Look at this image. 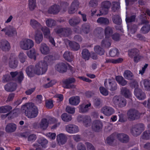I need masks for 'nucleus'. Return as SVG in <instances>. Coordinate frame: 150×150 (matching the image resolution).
<instances>
[{"instance_id": "bf43d9fd", "label": "nucleus", "mask_w": 150, "mask_h": 150, "mask_svg": "<svg viewBox=\"0 0 150 150\" xmlns=\"http://www.w3.org/2000/svg\"><path fill=\"white\" fill-rule=\"evenodd\" d=\"M23 74L22 71H20L18 72L17 75V79L16 81L19 83H21L24 78Z\"/></svg>"}, {"instance_id": "b1692460", "label": "nucleus", "mask_w": 150, "mask_h": 150, "mask_svg": "<svg viewBox=\"0 0 150 150\" xmlns=\"http://www.w3.org/2000/svg\"><path fill=\"white\" fill-rule=\"evenodd\" d=\"M17 84L15 83H7L4 86L6 91L8 92H12L14 91L16 89Z\"/></svg>"}, {"instance_id": "864d4df0", "label": "nucleus", "mask_w": 150, "mask_h": 150, "mask_svg": "<svg viewBox=\"0 0 150 150\" xmlns=\"http://www.w3.org/2000/svg\"><path fill=\"white\" fill-rule=\"evenodd\" d=\"M90 25L89 24L85 23L82 25L81 28L84 33L87 34L90 32Z\"/></svg>"}, {"instance_id": "f03ea898", "label": "nucleus", "mask_w": 150, "mask_h": 150, "mask_svg": "<svg viewBox=\"0 0 150 150\" xmlns=\"http://www.w3.org/2000/svg\"><path fill=\"white\" fill-rule=\"evenodd\" d=\"M23 108L25 111V114L28 118H34L37 116L38 110L34 103H30L27 104L23 106Z\"/></svg>"}, {"instance_id": "603ef678", "label": "nucleus", "mask_w": 150, "mask_h": 150, "mask_svg": "<svg viewBox=\"0 0 150 150\" xmlns=\"http://www.w3.org/2000/svg\"><path fill=\"white\" fill-rule=\"evenodd\" d=\"M94 50L96 53L100 55H102L104 54V49L100 46H95L94 47Z\"/></svg>"}, {"instance_id": "7ed1b4c3", "label": "nucleus", "mask_w": 150, "mask_h": 150, "mask_svg": "<svg viewBox=\"0 0 150 150\" xmlns=\"http://www.w3.org/2000/svg\"><path fill=\"white\" fill-rule=\"evenodd\" d=\"M34 45L33 40L27 38L22 39L19 42L20 48L24 50H28L30 49L34 46Z\"/></svg>"}, {"instance_id": "e433bc0d", "label": "nucleus", "mask_w": 150, "mask_h": 150, "mask_svg": "<svg viewBox=\"0 0 150 150\" xmlns=\"http://www.w3.org/2000/svg\"><path fill=\"white\" fill-rule=\"evenodd\" d=\"M97 22L101 25H108L109 24V20L108 18L105 17H100L97 20Z\"/></svg>"}, {"instance_id": "c85d7f7f", "label": "nucleus", "mask_w": 150, "mask_h": 150, "mask_svg": "<svg viewBox=\"0 0 150 150\" xmlns=\"http://www.w3.org/2000/svg\"><path fill=\"white\" fill-rule=\"evenodd\" d=\"M91 105L90 103L88 104L85 105L84 104H82L80 105L79 107V111L81 113H85L88 112L89 110L88 107Z\"/></svg>"}, {"instance_id": "69168bd1", "label": "nucleus", "mask_w": 150, "mask_h": 150, "mask_svg": "<svg viewBox=\"0 0 150 150\" xmlns=\"http://www.w3.org/2000/svg\"><path fill=\"white\" fill-rule=\"evenodd\" d=\"M136 16L135 15L132 16L130 17H127L126 18L127 23H129L134 22L135 21Z\"/></svg>"}, {"instance_id": "2eb2a0df", "label": "nucleus", "mask_w": 150, "mask_h": 150, "mask_svg": "<svg viewBox=\"0 0 150 150\" xmlns=\"http://www.w3.org/2000/svg\"><path fill=\"white\" fill-rule=\"evenodd\" d=\"M12 109V107L9 105L3 106L0 107V112L5 113L10 112L6 114V116L10 114H14L15 113V110L14 109L11 110Z\"/></svg>"}, {"instance_id": "13d9d810", "label": "nucleus", "mask_w": 150, "mask_h": 150, "mask_svg": "<svg viewBox=\"0 0 150 150\" xmlns=\"http://www.w3.org/2000/svg\"><path fill=\"white\" fill-rule=\"evenodd\" d=\"M114 138V135L112 134L109 136L106 139L107 143L110 145L112 144L113 142Z\"/></svg>"}, {"instance_id": "5fc2aeb1", "label": "nucleus", "mask_w": 150, "mask_h": 150, "mask_svg": "<svg viewBox=\"0 0 150 150\" xmlns=\"http://www.w3.org/2000/svg\"><path fill=\"white\" fill-rule=\"evenodd\" d=\"M150 30V25L148 24H146L143 26L141 29L142 33L146 34L148 33Z\"/></svg>"}, {"instance_id": "3c124183", "label": "nucleus", "mask_w": 150, "mask_h": 150, "mask_svg": "<svg viewBox=\"0 0 150 150\" xmlns=\"http://www.w3.org/2000/svg\"><path fill=\"white\" fill-rule=\"evenodd\" d=\"M139 53V50L137 49H134L130 50L128 52V54L130 57L133 58L138 55Z\"/></svg>"}, {"instance_id": "c756f323", "label": "nucleus", "mask_w": 150, "mask_h": 150, "mask_svg": "<svg viewBox=\"0 0 150 150\" xmlns=\"http://www.w3.org/2000/svg\"><path fill=\"white\" fill-rule=\"evenodd\" d=\"M35 41L38 44H40L43 39V35L42 33L38 31H36L35 35Z\"/></svg>"}, {"instance_id": "4c0bfd02", "label": "nucleus", "mask_w": 150, "mask_h": 150, "mask_svg": "<svg viewBox=\"0 0 150 150\" xmlns=\"http://www.w3.org/2000/svg\"><path fill=\"white\" fill-rule=\"evenodd\" d=\"M60 11L59 6L54 5L52 6L49 9L48 11L50 13L56 14L58 13Z\"/></svg>"}, {"instance_id": "8fccbe9b", "label": "nucleus", "mask_w": 150, "mask_h": 150, "mask_svg": "<svg viewBox=\"0 0 150 150\" xmlns=\"http://www.w3.org/2000/svg\"><path fill=\"white\" fill-rule=\"evenodd\" d=\"M101 45L103 47L108 48L111 45V43L108 40L105 39L102 41Z\"/></svg>"}, {"instance_id": "f3484780", "label": "nucleus", "mask_w": 150, "mask_h": 150, "mask_svg": "<svg viewBox=\"0 0 150 150\" xmlns=\"http://www.w3.org/2000/svg\"><path fill=\"white\" fill-rule=\"evenodd\" d=\"M134 94L136 97L139 100H143L146 97L145 93L140 88H135L134 91Z\"/></svg>"}, {"instance_id": "412c9836", "label": "nucleus", "mask_w": 150, "mask_h": 150, "mask_svg": "<svg viewBox=\"0 0 150 150\" xmlns=\"http://www.w3.org/2000/svg\"><path fill=\"white\" fill-rule=\"evenodd\" d=\"M55 69L60 73L66 72L67 70V66L66 64L61 63L56 65Z\"/></svg>"}, {"instance_id": "de8ad7c7", "label": "nucleus", "mask_w": 150, "mask_h": 150, "mask_svg": "<svg viewBox=\"0 0 150 150\" xmlns=\"http://www.w3.org/2000/svg\"><path fill=\"white\" fill-rule=\"evenodd\" d=\"M6 34L9 37H11L16 35L17 32L15 29H13L12 27L10 26L8 30L6 32Z\"/></svg>"}, {"instance_id": "c9c22d12", "label": "nucleus", "mask_w": 150, "mask_h": 150, "mask_svg": "<svg viewBox=\"0 0 150 150\" xmlns=\"http://www.w3.org/2000/svg\"><path fill=\"white\" fill-rule=\"evenodd\" d=\"M63 56L64 59L69 62H71L73 58V56L72 53L69 51L65 52Z\"/></svg>"}, {"instance_id": "20e7f679", "label": "nucleus", "mask_w": 150, "mask_h": 150, "mask_svg": "<svg viewBox=\"0 0 150 150\" xmlns=\"http://www.w3.org/2000/svg\"><path fill=\"white\" fill-rule=\"evenodd\" d=\"M55 32L61 37H67L72 33L71 28L68 27L56 28L55 29Z\"/></svg>"}, {"instance_id": "423d86ee", "label": "nucleus", "mask_w": 150, "mask_h": 150, "mask_svg": "<svg viewBox=\"0 0 150 150\" xmlns=\"http://www.w3.org/2000/svg\"><path fill=\"white\" fill-rule=\"evenodd\" d=\"M144 130V126L143 124L139 123L136 125L131 129L132 134L135 137L139 135Z\"/></svg>"}, {"instance_id": "09e8293b", "label": "nucleus", "mask_w": 150, "mask_h": 150, "mask_svg": "<svg viewBox=\"0 0 150 150\" xmlns=\"http://www.w3.org/2000/svg\"><path fill=\"white\" fill-rule=\"evenodd\" d=\"M62 120L64 122H68L71 120L72 119L71 116L67 113H64L61 115Z\"/></svg>"}, {"instance_id": "7c9ffc66", "label": "nucleus", "mask_w": 150, "mask_h": 150, "mask_svg": "<svg viewBox=\"0 0 150 150\" xmlns=\"http://www.w3.org/2000/svg\"><path fill=\"white\" fill-rule=\"evenodd\" d=\"M65 42L68 44L70 47L73 50H77L79 48V45L75 42H72L68 40H66Z\"/></svg>"}, {"instance_id": "f8f14e48", "label": "nucleus", "mask_w": 150, "mask_h": 150, "mask_svg": "<svg viewBox=\"0 0 150 150\" xmlns=\"http://www.w3.org/2000/svg\"><path fill=\"white\" fill-rule=\"evenodd\" d=\"M76 81V80L73 77L69 78L65 80L63 82V83L65 84L64 88H75V86L71 83H74Z\"/></svg>"}, {"instance_id": "c03bdc74", "label": "nucleus", "mask_w": 150, "mask_h": 150, "mask_svg": "<svg viewBox=\"0 0 150 150\" xmlns=\"http://www.w3.org/2000/svg\"><path fill=\"white\" fill-rule=\"evenodd\" d=\"M41 28L43 32L44 37L46 38L50 37V33L49 29L46 26L42 27Z\"/></svg>"}, {"instance_id": "dca6fc26", "label": "nucleus", "mask_w": 150, "mask_h": 150, "mask_svg": "<svg viewBox=\"0 0 150 150\" xmlns=\"http://www.w3.org/2000/svg\"><path fill=\"white\" fill-rule=\"evenodd\" d=\"M67 139L66 136L63 133H60L57 136V140L59 145L64 144L67 142Z\"/></svg>"}, {"instance_id": "aec40b11", "label": "nucleus", "mask_w": 150, "mask_h": 150, "mask_svg": "<svg viewBox=\"0 0 150 150\" xmlns=\"http://www.w3.org/2000/svg\"><path fill=\"white\" fill-rule=\"evenodd\" d=\"M36 69L33 66L30 65L26 69L25 71L28 76L30 77H33L36 74Z\"/></svg>"}, {"instance_id": "2f4dec72", "label": "nucleus", "mask_w": 150, "mask_h": 150, "mask_svg": "<svg viewBox=\"0 0 150 150\" xmlns=\"http://www.w3.org/2000/svg\"><path fill=\"white\" fill-rule=\"evenodd\" d=\"M80 19L78 17H73L69 21V24L71 26L74 27L78 25L80 22Z\"/></svg>"}, {"instance_id": "a211bd4d", "label": "nucleus", "mask_w": 150, "mask_h": 150, "mask_svg": "<svg viewBox=\"0 0 150 150\" xmlns=\"http://www.w3.org/2000/svg\"><path fill=\"white\" fill-rule=\"evenodd\" d=\"M101 112L105 115L108 116L111 115L114 113V110L112 107L105 106L102 108Z\"/></svg>"}, {"instance_id": "0e129e2a", "label": "nucleus", "mask_w": 150, "mask_h": 150, "mask_svg": "<svg viewBox=\"0 0 150 150\" xmlns=\"http://www.w3.org/2000/svg\"><path fill=\"white\" fill-rule=\"evenodd\" d=\"M142 137L144 139H150V132H149L148 131H144L143 133Z\"/></svg>"}, {"instance_id": "39448f33", "label": "nucleus", "mask_w": 150, "mask_h": 150, "mask_svg": "<svg viewBox=\"0 0 150 150\" xmlns=\"http://www.w3.org/2000/svg\"><path fill=\"white\" fill-rule=\"evenodd\" d=\"M37 142L33 144V146L35 148V150H42V148L46 147L48 141L45 139L42 138L39 139Z\"/></svg>"}, {"instance_id": "4d7b16f0", "label": "nucleus", "mask_w": 150, "mask_h": 150, "mask_svg": "<svg viewBox=\"0 0 150 150\" xmlns=\"http://www.w3.org/2000/svg\"><path fill=\"white\" fill-rule=\"evenodd\" d=\"M46 23L47 25L49 27H51L56 24V21L53 19H49L46 20Z\"/></svg>"}, {"instance_id": "ea45409f", "label": "nucleus", "mask_w": 150, "mask_h": 150, "mask_svg": "<svg viewBox=\"0 0 150 150\" xmlns=\"http://www.w3.org/2000/svg\"><path fill=\"white\" fill-rule=\"evenodd\" d=\"M49 122L46 118H43L42 119L40 124V127L42 129H45L48 127Z\"/></svg>"}, {"instance_id": "9d476101", "label": "nucleus", "mask_w": 150, "mask_h": 150, "mask_svg": "<svg viewBox=\"0 0 150 150\" xmlns=\"http://www.w3.org/2000/svg\"><path fill=\"white\" fill-rule=\"evenodd\" d=\"M77 120L79 122H82L84 125L86 127L90 126L92 122L90 116L88 115L83 116L79 115L77 118Z\"/></svg>"}, {"instance_id": "f704fd0d", "label": "nucleus", "mask_w": 150, "mask_h": 150, "mask_svg": "<svg viewBox=\"0 0 150 150\" xmlns=\"http://www.w3.org/2000/svg\"><path fill=\"white\" fill-rule=\"evenodd\" d=\"M94 34L101 38L103 36V29L101 27H98L96 28L93 31Z\"/></svg>"}, {"instance_id": "9b49d317", "label": "nucleus", "mask_w": 150, "mask_h": 150, "mask_svg": "<svg viewBox=\"0 0 150 150\" xmlns=\"http://www.w3.org/2000/svg\"><path fill=\"white\" fill-rule=\"evenodd\" d=\"M103 123L100 120H96L93 122L92 128L93 131L99 132L101 131Z\"/></svg>"}, {"instance_id": "473e14b6", "label": "nucleus", "mask_w": 150, "mask_h": 150, "mask_svg": "<svg viewBox=\"0 0 150 150\" xmlns=\"http://www.w3.org/2000/svg\"><path fill=\"white\" fill-rule=\"evenodd\" d=\"M105 35L106 38H109L113 33V28L110 26H107L104 30Z\"/></svg>"}, {"instance_id": "37998d69", "label": "nucleus", "mask_w": 150, "mask_h": 150, "mask_svg": "<svg viewBox=\"0 0 150 150\" xmlns=\"http://www.w3.org/2000/svg\"><path fill=\"white\" fill-rule=\"evenodd\" d=\"M115 79L118 83L122 86H124L127 84V81L122 76H116Z\"/></svg>"}, {"instance_id": "6e6d98bb", "label": "nucleus", "mask_w": 150, "mask_h": 150, "mask_svg": "<svg viewBox=\"0 0 150 150\" xmlns=\"http://www.w3.org/2000/svg\"><path fill=\"white\" fill-rule=\"evenodd\" d=\"M143 84L145 89L148 91H150V80L144 79L143 80Z\"/></svg>"}, {"instance_id": "4468645a", "label": "nucleus", "mask_w": 150, "mask_h": 150, "mask_svg": "<svg viewBox=\"0 0 150 150\" xmlns=\"http://www.w3.org/2000/svg\"><path fill=\"white\" fill-rule=\"evenodd\" d=\"M66 131L69 133L74 134L78 132L79 129L78 127L75 125L69 124L65 127Z\"/></svg>"}, {"instance_id": "338daca9", "label": "nucleus", "mask_w": 150, "mask_h": 150, "mask_svg": "<svg viewBox=\"0 0 150 150\" xmlns=\"http://www.w3.org/2000/svg\"><path fill=\"white\" fill-rule=\"evenodd\" d=\"M66 111L69 113L73 114L75 112V108L68 106L66 108Z\"/></svg>"}, {"instance_id": "cd10ccee", "label": "nucleus", "mask_w": 150, "mask_h": 150, "mask_svg": "<svg viewBox=\"0 0 150 150\" xmlns=\"http://www.w3.org/2000/svg\"><path fill=\"white\" fill-rule=\"evenodd\" d=\"M80 102V98L79 96H72L69 99V102L70 104L73 105H78Z\"/></svg>"}, {"instance_id": "58836bf2", "label": "nucleus", "mask_w": 150, "mask_h": 150, "mask_svg": "<svg viewBox=\"0 0 150 150\" xmlns=\"http://www.w3.org/2000/svg\"><path fill=\"white\" fill-rule=\"evenodd\" d=\"M26 54L30 58H34L35 59L37 54L36 50L34 48H33L29 51L26 52Z\"/></svg>"}, {"instance_id": "6ab92c4d", "label": "nucleus", "mask_w": 150, "mask_h": 150, "mask_svg": "<svg viewBox=\"0 0 150 150\" xmlns=\"http://www.w3.org/2000/svg\"><path fill=\"white\" fill-rule=\"evenodd\" d=\"M79 5V2L76 0H74L72 3L68 12L69 14L74 13L77 9Z\"/></svg>"}, {"instance_id": "1a4fd4ad", "label": "nucleus", "mask_w": 150, "mask_h": 150, "mask_svg": "<svg viewBox=\"0 0 150 150\" xmlns=\"http://www.w3.org/2000/svg\"><path fill=\"white\" fill-rule=\"evenodd\" d=\"M111 6V3L110 1H103L100 4V13L101 14H108Z\"/></svg>"}, {"instance_id": "a18cd8bd", "label": "nucleus", "mask_w": 150, "mask_h": 150, "mask_svg": "<svg viewBox=\"0 0 150 150\" xmlns=\"http://www.w3.org/2000/svg\"><path fill=\"white\" fill-rule=\"evenodd\" d=\"M122 95L126 98H129L131 95V92L126 87H123L121 89Z\"/></svg>"}, {"instance_id": "393cba45", "label": "nucleus", "mask_w": 150, "mask_h": 150, "mask_svg": "<svg viewBox=\"0 0 150 150\" xmlns=\"http://www.w3.org/2000/svg\"><path fill=\"white\" fill-rule=\"evenodd\" d=\"M17 128L16 125L13 123L8 124L5 127V130L7 133H12L14 132Z\"/></svg>"}, {"instance_id": "bb28decb", "label": "nucleus", "mask_w": 150, "mask_h": 150, "mask_svg": "<svg viewBox=\"0 0 150 150\" xmlns=\"http://www.w3.org/2000/svg\"><path fill=\"white\" fill-rule=\"evenodd\" d=\"M30 24L33 28L37 30V31L40 29L42 26L39 22L34 19H32L30 20Z\"/></svg>"}, {"instance_id": "79ce46f5", "label": "nucleus", "mask_w": 150, "mask_h": 150, "mask_svg": "<svg viewBox=\"0 0 150 150\" xmlns=\"http://www.w3.org/2000/svg\"><path fill=\"white\" fill-rule=\"evenodd\" d=\"M112 19L113 22L117 25H120L122 23V19L118 15H114L112 16Z\"/></svg>"}, {"instance_id": "ddd939ff", "label": "nucleus", "mask_w": 150, "mask_h": 150, "mask_svg": "<svg viewBox=\"0 0 150 150\" xmlns=\"http://www.w3.org/2000/svg\"><path fill=\"white\" fill-rule=\"evenodd\" d=\"M117 139L122 143H127L129 142V136L123 133L117 134Z\"/></svg>"}, {"instance_id": "a878e982", "label": "nucleus", "mask_w": 150, "mask_h": 150, "mask_svg": "<svg viewBox=\"0 0 150 150\" xmlns=\"http://www.w3.org/2000/svg\"><path fill=\"white\" fill-rule=\"evenodd\" d=\"M18 59L17 58L10 57L9 62L10 67L13 69L16 68L18 66Z\"/></svg>"}, {"instance_id": "49530a36", "label": "nucleus", "mask_w": 150, "mask_h": 150, "mask_svg": "<svg viewBox=\"0 0 150 150\" xmlns=\"http://www.w3.org/2000/svg\"><path fill=\"white\" fill-rule=\"evenodd\" d=\"M123 75L126 79L129 80H131L133 77V74L128 70H126L124 71Z\"/></svg>"}, {"instance_id": "4be33fe9", "label": "nucleus", "mask_w": 150, "mask_h": 150, "mask_svg": "<svg viewBox=\"0 0 150 150\" xmlns=\"http://www.w3.org/2000/svg\"><path fill=\"white\" fill-rule=\"evenodd\" d=\"M109 82V87L107 85V81L105 80V81L104 85L105 87L108 89H109L111 91H115L117 89V83L115 81H111L110 79H108Z\"/></svg>"}, {"instance_id": "a19ab883", "label": "nucleus", "mask_w": 150, "mask_h": 150, "mask_svg": "<svg viewBox=\"0 0 150 150\" xmlns=\"http://www.w3.org/2000/svg\"><path fill=\"white\" fill-rule=\"evenodd\" d=\"M82 57L85 60H89L90 56V53L88 50L86 49H83L82 52Z\"/></svg>"}, {"instance_id": "680f3d73", "label": "nucleus", "mask_w": 150, "mask_h": 150, "mask_svg": "<svg viewBox=\"0 0 150 150\" xmlns=\"http://www.w3.org/2000/svg\"><path fill=\"white\" fill-rule=\"evenodd\" d=\"M120 8V4L119 3L116 2H113L112 7V9L113 11H116L117 10L119 9Z\"/></svg>"}, {"instance_id": "72a5a7b5", "label": "nucleus", "mask_w": 150, "mask_h": 150, "mask_svg": "<svg viewBox=\"0 0 150 150\" xmlns=\"http://www.w3.org/2000/svg\"><path fill=\"white\" fill-rule=\"evenodd\" d=\"M40 49L41 53L44 54H48L50 52L49 47L44 43L41 44Z\"/></svg>"}, {"instance_id": "052dcab7", "label": "nucleus", "mask_w": 150, "mask_h": 150, "mask_svg": "<svg viewBox=\"0 0 150 150\" xmlns=\"http://www.w3.org/2000/svg\"><path fill=\"white\" fill-rule=\"evenodd\" d=\"M37 136L34 134H31L28 135V141L29 142L33 143L37 139Z\"/></svg>"}, {"instance_id": "6e6552de", "label": "nucleus", "mask_w": 150, "mask_h": 150, "mask_svg": "<svg viewBox=\"0 0 150 150\" xmlns=\"http://www.w3.org/2000/svg\"><path fill=\"white\" fill-rule=\"evenodd\" d=\"M127 114L128 119L131 120L137 119L140 117V114L139 111L134 108H131L128 110Z\"/></svg>"}, {"instance_id": "e2e57ef3", "label": "nucleus", "mask_w": 150, "mask_h": 150, "mask_svg": "<svg viewBox=\"0 0 150 150\" xmlns=\"http://www.w3.org/2000/svg\"><path fill=\"white\" fill-rule=\"evenodd\" d=\"M18 57L20 62L22 63H23L25 61L27 57L23 52H22L20 53Z\"/></svg>"}, {"instance_id": "5701e85b", "label": "nucleus", "mask_w": 150, "mask_h": 150, "mask_svg": "<svg viewBox=\"0 0 150 150\" xmlns=\"http://www.w3.org/2000/svg\"><path fill=\"white\" fill-rule=\"evenodd\" d=\"M10 47L9 43L6 40H2L0 42V48L3 51H8Z\"/></svg>"}, {"instance_id": "0eeeda50", "label": "nucleus", "mask_w": 150, "mask_h": 150, "mask_svg": "<svg viewBox=\"0 0 150 150\" xmlns=\"http://www.w3.org/2000/svg\"><path fill=\"white\" fill-rule=\"evenodd\" d=\"M113 103L119 108H122L125 107L127 104L126 100L120 96H115L112 99Z\"/></svg>"}, {"instance_id": "f257e3e1", "label": "nucleus", "mask_w": 150, "mask_h": 150, "mask_svg": "<svg viewBox=\"0 0 150 150\" xmlns=\"http://www.w3.org/2000/svg\"><path fill=\"white\" fill-rule=\"evenodd\" d=\"M51 61L50 57L46 56L45 57L44 60L38 62L36 64V74L39 75L44 74L47 69V63Z\"/></svg>"}, {"instance_id": "774afa93", "label": "nucleus", "mask_w": 150, "mask_h": 150, "mask_svg": "<svg viewBox=\"0 0 150 150\" xmlns=\"http://www.w3.org/2000/svg\"><path fill=\"white\" fill-rule=\"evenodd\" d=\"M109 53L111 57H114L118 54V50L116 48L113 49L110 51Z\"/></svg>"}]
</instances>
